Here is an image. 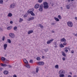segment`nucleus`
Segmentation results:
<instances>
[{
    "label": "nucleus",
    "mask_w": 77,
    "mask_h": 77,
    "mask_svg": "<svg viewBox=\"0 0 77 77\" xmlns=\"http://www.w3.org/2000/svg\"><path fill=\"white\" fill-rule=\"evenodd\" d=\"M60 77H64V74H60L59 75Z\"/></svg>",
    "instance_id": "393cba45"
},
{
    "label": "nucleus",
    "mask_w": 77,
    "mask_h": 77,
    "mask_svg": "<svg viewBox=\"0 0 77 77\" xmlns=\"http://www.w3.org/2000/svg\"><path fill=\"white\" fill-rule=\"evenodd\" d=\"M53 40V39H52V40H48L47 42V44H50V43H51V42H52Z\"/></svg>",
    "instance_id": "9d476101"
},
{
    "label": "nucleus",
    "mask_w": 77,
    "mask_h": 77,
    "mask_svg": "<svg viewBox=\"0 0 77 77\" xmlns=\"http://www.w3.org/2000/svg\"><path fill=\"white\" fill-rule=\"evenodd\" d=\"M2 69H3V68H0V70H2Z\"/></svg>",
    "instance_id": "bf43d9fd"
},
{
    "label": "nucleus",
    "mask_w": 77,
    "mask_h": 77,
    "mask_svg": "<svg viewBox=\"0 0 77 77\" xmlns=\"http://www.w3.org/2000/svg\"><path fill=\"white\" fill-rule=\"evenodd\" d=\"M15 4H11L10 7V8H15Z\"/></svg>",
    "instance_id": "6e6552de"
},
{
    "label": "nucleus",
    "mask_w": 77,
    "mask_h": 77,
    "mask_svg": "<svg viewBox=\"0 0 77 77\" xmlns=\"http://www.w3.org/2000/svg\"><path fill=\"white\" fill-rule=\"evenodd\" d=\"M5 36H3L2 38V41H5Z\"/></svg>",
    "instance_id": "72a5a7b5"
},
{
    "label": "nucleus",
    "mask_w": 77,
    "mask_h": 77,
    "mask_svg": "<svg viewBox=\"0 0 77 77\" xmlns=\"http://www.w3.org/2000/svg\"><path fill=\"white\" fill-rule=\"evenodd\" d=\"M7 65L6 64H4V65L3 66H7Z\"/></svg>",
    "instance_id": "a19ab883"
},
{
    "label": "nucleus",
    "mask_w": 77,
    "mask_h": 77,
    "mask_svg": "<svg viewBox=\"0 0 77 77\" xmlns=\"http://www.w3.org/2000/svg\"><path fill=\"white\" fill-rule=\"evenodd\" d=\"M4 50H6V48H7V47H8V44H5L4 45Z\"/></svg>",
    "instance_id": "f8f14e48"
},
{
    "label": "nucleus",
    "mask_w": 77,
    "mask_h": 77,
    "mask_svg": "<svg viewBox=\"0 0 77 77\" xmlns=\"http://www.w3.org/2000/svg\"><path fill=\"white\" fill-rule=\"evenodd\" d=\"M33 60H30L29 61V62H30V63H33Z\"/></svg>",
    "instance_id": "e433bc0d"
},
{
    "label": "nucleus",
    "mask_w": 77,
    "mask_h": 77,
    "mask_svg": "<svg viewBox=\"0 0 77 77\" xmlns=\"http://www.w3.org/2000/svg\"><path fill=\"white\" fill-rule=\"evenodd\" d=\"M39 26H40V27L41 29H43V26L41 24H39Z\"/></svg>",
    "instance_id": "cd10ccee"
},
{
    "label": "nucleus",
    "mask_w": 77,
    "mask_h": 77,
    "mask_svg": "<svg viewBox=\"0 0 77 77\" xmlns=\"http://www.w3.org/2000/svg\"><path fill=\"white\" fill-rule=\"evenodd\" d=\"M63 60H65V57H64L62 58Z\"/></svg>",
    "instance_id": "49530a36"
},
{
    "label": "nucleus",
    "mask_w": 77,
    "mask_h": 77,
    "mask_svg": "<svg viewBox=\"0 0 77 77\" xmlns=\"http://www.w3.org/2000/svg\"><path fill=\"white\" fill-rule=\"evenodd\" d=\"M44 51H45V52H47V51H48V49H46L44 50Z\"/></svg>",
    "instance_id": "473e14b6"
},
{
    "label": "nucleus",
    "mask_w": 77,
    "mask_h": 77,
    "mask_svg": "<svg viewBox=\"0 0 77 77\" xmlns=\"http://www.w3.org/2000/svg\"><path fill=\"white\" fill-rule=\"evenodd\" d=\"M65 51L66 52V53H67L68 51V50L67 49H66V50H65Z\"/></svg>",
    "instance_id": "79ce46f5"
},
{
    "label": "nucleus",
    "mask_w": 77,
    "mask_h": 77,
    "mask_svg": "<svg viewBox=\"0 0 77 77\" xmlns=\"http://www.w3.org/2000/svg\"><path fill=\"white\" fill-rule=\"evenodd\" d=\"M57 18L60 19V20L62 19V17H61V16L60 15H59L58 16Z\"/></svg>",
    "instance_id": "a878e982"
},
{
    "label": "nucleus",
    "mask_w": 77,
    "mask_h": 77,
    "mask_svg": "<svg viewBox=\"0 0 77 77\" xmlns=\"http://www.w3.org/2000/svg\"><path fill=\"white\" fill-rule=\"evenodd\" d=\"M12 26H10L7 27V30H10L12 29Z\"/></svg>",
    "instance_id": "9b49d317"
},
{
    "label": "nucleus",
    "mask_w": 77,
    "mask_h": 77,
    "mask_svg": "<svg viewBox=\"0 0 77 77\" xmlns=\"http://www.w3.org/2000/svg\"><path fill=\"white\" fill-rule=\"evenodd\" d=\"M75 18L76 20H77V17H75Z\"/></svg>",
    "instance_id": "052dcab7"
},
{
    "label": "nucleus",
    "mask_w": 77,
    "mask_h": 77,
    "mask_svg": "<svg viewBox=\"0 0 77 77\" xmlns=\"http://www.w3.org/2000/svg\"><path fill=\"white\" fill-rule=\"evenodd\" d=\"M60 47H61V48H62L63 47H64V46L63 45V44H60Z\"/></svg>",
    "instance_id": "bb28decb"
},
{
    "label": "nucleus",
    "mask_w": 77,
    "mask_h": 77,
    "mask_svg": "<svg viewBox=\"0 0 77 77\" xmlns=\"http://www.w3.org/2000/svg\"><path fill=\"white\" fill-rule=\"evenodd\" d=\"M43 8L44 9H48V5H44Z\"/></svg>",
    "instance_id": "dca6fc26"
},
{
    "label": "nucleus",
    "mask_w": 77,
    "mask_h": 77,
    "mask_svg": "<svg viewBox=\"0 0 77 77\" xmlns=\"http://www.w3.org/2000/svg\"><path fill=\"white\" fill-rule=\"evenodd\" d=\"M65 71L62 69L60 70L59 72V74H65Z\"/></svg>",
    "instance_id": "39448f33"
},
{
    "label": "nucleus",
    "mask_w": 77,
    "mask_h": 77,
    "mask_svg": "<svg viewBox=\"0 0 77 77\" xmlns=\"http://www.w3.org/2000/svg\"><path fill=\"white\" fill-rule=\"evenodd\" d=\"M39 6H40L39 4H37L35 5L34 8L35 9H38V8H39Z\"/></svg>",
    "instance_id": "423d86ee"
},
{
    "label": "nucleus",
    "mask_w": 77,
    "mask_h": 77,
    "mask_svg": "<svg viewBox=\"0 0 77 77\" xmlns=\"http://www.w3.org/2000/svg\"><path fill=\"white\" fill-rule=\"evenodd\" d=\"M52 33H54V31H53V30H52Z\"/></svg>",
    "instance_id": "e2e57ef3"
},
{
    "label": "nucleus",
    "mask_w": 77,
    "mask_h": 77,
    "mask_svg": "<svg viewBox=\"0 0 77 77\" xmlns=\"http://www.w3.org/2000/svg\"><path fill=\"white\" fill-rule=\"evenodd\" d=\"M27 13L31 14L32 16H35V14L33 13V12L32 11H30V9L27 11Z\"/></svg>",
    "instance_id": "f257e3e1"
},
{
    "label": "nucleus",
    "mask_w": 77,
    "mask_h": 77,
    "mask_svg": "<svg viewBox=\"0 0 77 77\" xmlns=\"http://www.w3.org/2000/svg\"><path fill=\"white\" fill-rule=\"evenodd\" d=\"M10 24H12L13 23V22L12 21H11L10 22Z\"/></svg>",
    "instance_id": "09e8293b"
},
{
    "label": "nucleus",
    "mask_w": 77,
    "mask_h": 77,
    "mask_svg": "<svg viewBox=\"0 0 77 77\" xmlns=\"http://www.w3.org/2000/svg\"><path fill=\"white\" fill-rule=\"evenodd\" d=\"M23 20L21 18H20V20L19 21V22H22Z\"/></svg>",
    "instance_id": "2f4dec72"
},
{
    "label": "nucleus",
    "mask_w": 77,
    "mask_h": 77,
    "mask_svg": "<svg viewBox=\"0 0 77 77\" xmlns=\"http://www.w3.org/2000/svg\"><path fill=\"white\" fill-rule=\"evenodd\" d=\"M26 66L27 68H30V65L29 64H27L26 65Z\"/></svg>",
    "instance_id": "6ab92c4d"
},
{
    "label": "nucleus",
    "mask_w": 77,
    "mask_h": 77,
    "mask_svg": "<svg viewBox=\"0 0 77 77\" xmlns=\"http://www.w3.org/2000/svg\"><path fill=\"white\" fill-rule=\"evenodd\" d=\"M67 2H71V0H67Z\"/></svg>",
    "instance_id": "5fc2aeb1"
},
{
    "label": "nucleus",
    "mask_w": 77,
    "mask_h": 77,
    "mask_svg": "<svg viewBox=\"0 0 77 77\" xmlns=\"http://www.w3.org/2000/svg\"><path fill=\"white\" fill-rule=\"evenodd\" d=\"M75 36H77V34L75 35Z\"/></svg>",
    "instance_id": "680f3d73"
},
{
    "label": "nucleus",
    "mask_w": 77,
    "mask_h": 77,
    "mask_svg": "<svg viewBox=\"0 0 77 77\" xmlns=\"http://www.w3.org/2000/svg\"><path fill=\"white\" fill-rule=\"evenodd\" d=\"M14 30H16V29H17V27L15 26L14 28Z\"/></svg>",
    "instance_id": "f704fd0d"
},
{
    "label": "nucleus",
    "mask_w": 77,
    "mask_h": 77,
    "mask_svg": "<svg viewBox=\"0 0 77 77\" xmlns=\"http://www.w3.org/2000/svg\"><path fill=\"white\" fill-rule=\"evenodd\" d=\"M33 32V30H31L30 31H29L28 32V35H30V33H32Z\"/></svg>",
    "instance_id": "ddd939ff"
},
{
    "label": "nucleus",
    "mask_w": 77,
    "mask_h": 77,
    "mask_svg": "<svg viewBox=\"0 0 77 77\" xmlns=\"http://www.w3.org/2000/svg\"><path fill=\"white\" fill-rule=\"evenodd\" d=\"M31 10H32V11H34V9H33V8H32L31 9Z\"/></svg>",
    "instance_id": "864d4df0"
},
{
    "label": "nucleus",
    "mask_w": 77,
    "mask_h": 77,
    "mask_svg": "<svg viewBox=\"0 0 77 77\" xmlns=\"http://www.w3.org/2000/svg\"><path fill=\"white\" fill-rule=\"evenodd\" d=\"M38 65H43L44 64V63L43 61L38 62Z\"/></svg>",
    "instance_id": "0eeeda50"
},
{
    "label": "nucleus",
    "mask_w": 77,
    "mask_h": 77,
    "mask_svg": "<svg viewBox=\"0 0 77 77\" xmlns=\"http://www.w3.org/2000/svg\"><path fill=\"white\" fill-rule=\"evenodd\" d=\"M14 77H17V75H13Z\"/></svg>",
    "instance_id": "de8ad7c7"
},
{
    "label": "nucleus",
    "mask_w": 77,
    "mask_h": 77,
    "mask_svg": "<svg viewBox=\"0 0 77 77\" xmlns=\"http://www.w3.org/2000/svg\"><path fill=\"white\" fill-rule=\"evenodd\" d=\"M66 7L67 9H69L70 8V7H69V5H67Z\"/></svg>",
    "instance_id": "c85d7f7f"
},
{
    "label": "nucleus",
    "mask_w": 77,
    "mask_h": 77,
    "mask_svg": "<svg viewBox=\"0 0 77 77\" xmlns=\"http://www.w3.org/2000/svg\"><path fill=\"white\" fill-rule=\"evenodd\" d=\"M54 47L55 48H57V46H54Z\"/></svg>",
    "instance_id": "69168bd1"
},
{
    "label": "nucleus",
    "mask_w": 77,
    "mask_h": 77,
    "mask_svg": "<svg viewBox=\"0 0 77 77\" xmlns=\"http://www.w3.org/2000/svg\"><path fill=\"white\" fill-rule=\"evenodd\" d=\"M66 44H67V43L65 42L64 43H63V45H66Z\"/></svg>",
    "instance_id": "ea45409f"
},
{
    "label": "nucleus",
    "mask_w": 77,
    "mask_h": 77,
    "mask_svg": "<svg viewBox=\"0 0 77 77\" xmlns=\"http://www.w3.org/2000/svg\"><path fill=\"white\" fill-rule=\"evenodd\" d=\"M43 5L44 6H46V5H48V3L47 2H45L43 3Z\"/></svg>",
    "instance_id": "4be33fe9"
},
{
    "label": "nucleus",
    "mask_w": 77,
    "mask_h": 77,
    "mask_svg": "<svg viewBox=\"0 0 77 77\" xmlns=\"http://www.w3.org/2000/svg\"><path fill=\"white\" fill-rule=\"evenodd\" d=\"M67 24L68 26L70 27H72L73 26V24H72V23L71 22H68L67 23Z\"/></svg>",
    "instance_id": "f03ea898"
},
{
    "label": "nucleus",
    "mask_w": 77,
    "mask_h": 77,
    "mask_svg": "<svg viewBox=\"0 0 77 77\" xmlns=\"http://www.w3.org/2000/svg\"><path fill=\"white\" fill-rule=\"evenodd\" d=\"M35 18V17H32L31 18H29V19H27V21H31V20H33Z\"/></svg>",
    "instance_id": "1a4fd4ad"
},
{
    "label": "nucleus",
    "mask_w": 77,
    "mask_h": 77,
    "mask_svg": "<svg viewBox=\"0 0 77 77\" xmlns=\"http://www.w3.org/2000/svg\"><path fill=\"white\" fill-rule=\"evenodd\" d=\"M54 44V45H56V44H57L56 43V42Z\"/></svg>",
    "instance_id": "338daca9"
},
{
    "label": "nucleus",
    "mask_w": 77,
    "mask_h": 77,
    "mask_svg": "<svg viewBox=\"0 0 77 77\" xmlns=\"http://www.w3.org/2000/svg\"><path fill=\"white\" fill-rule=\"evenodd\" d=\"M23 62L25 63H27V64H28L29 63H28V61H27V60H26V59H24L23 60Z\"/></svg>",
    "instance_id": "2eb2a0df"
},
{
    "label": "nucleus",
    "mask_w": 77,
    "mask_h": 77,
    "mask_svg": "<svg viewBox=\"0 0 77 77\" xmlns=\"http://www.w3.org/2000/svg\"><path fill=\"white\" fill-rule=\"evenodd\" d=\"M39 10L40 11V12H42L43 11V4H41L40 6Z\"/></svg>",
    "instance_id": "20e7f679"
},
{
    "label": "nucleus",
    "mask_w": 77,
    "mask_h": 77,
    "mask_svg": "<svg viewBox=\"0 0 77 77\" xmlns=\"http://www.w3.org/2000/svg\"><path fill=\"white\" fill-rule=\"evenodd\" d=\"M62 55L63 56H64V57H66V55L65 53L63 52H62Z\"/></svg>",
    "instance_id": "412c9836"
},
{
    "label": "nucleus",
    "mask_w": 77,
    "mask_h": 77,
    "mask_svg": "<svg viewBox=\"0 0 77 77\" xmlns=\"http://www.w3.org/2000/svg\"><path fill=\"white\" fill-rule=\"evenodd\" d=\"M1 59L2 60H3V61H5V60H6V58H5L4 57H2L1 58Z\"/></svg>",
    "instance_id": "5701e85b"
},
{
    "label": "nucleus",
    "mask_w": 77,
    "mask_h": 77,
    "mask_svg": "<svg viewBox=\"0 0 77 77\" xmlns=\"http://www.w3.org/2000/svg\"><path fill=\"white\" fill-rule=\"evenodd\" d=\"M61 42H66V39L64 38L61 39Z\"/></svg>",
    "instance_id": "f3484780"
},
{
    "label": "nucleus",
    "mask_w": 77,
    "mask_h": 77,
    "mask_svg": "<svg viewBox=\"0 0 77 77\" xmlns=\"http://www.w3.org/2000/svg\"><path fill=\"white\" fill-rule=\"evenodd\" d=\"M38 2L39 3H41V2H42V0H38Z\"/></svg>",
    "instance_id": "4c0bfd02"
},
{
    "label": "nucleus",
    "mask_w": 77,
    "mask_h": 77,
    "mask_svg": "<svg viewBox=\"0 0 77 77\" xmlns=\"http://www.w3.org/2000/svg\"><path fill=\"white\" fill-rule=\"evenodd\" d=\"M55 68L56 69H59V66L58 65H56L55 66Z\"/></svg>",
    "instance_id": "b1692460"
},
{
    "label": "nucleus",
    "mask_w": 77,
    "mask_h": 77,
    "mask_svg": "<svg viewBox=\"0 0 77 77\" xmlns=\"http://www.w3.org/2000/svg\"><path fill=\"white\" fill-rule=\"evenodd\" d=\"M8 66H9V68H11L12 67V66H11L8 65Z\"/></svg>",
    "instance_id": "603ef678"
},
{
    "label": "nucleus",
    "mask_w": 77,
    "mask_h": 77,
    "mask_svg": "<svg viewBox=\"0 0 77 77\" xmlns=\"http://www.w3.org/2000/svg\"><path fill=\"white\" fill-rule=\"evenodd\" d=\"M9 36L11 38H15V35L12 33H10Z\"/></svg>",
    "instance_id": "7ed1b4c3"
},
{
    "label": "nucleus",
    "mask_w": 77,
    "mask_h": 77,
    "mask_svg": "<svg viewBox=\"0 0 77 77\" xmlns=\"http://www.w3.org/2000/svg\"><path fill=\"white\" fill-rule=\"evenodd\" d=\"M12 16V14L11 13H9L8 14V17H11Z\"/></svg>",
    "instance_id": "a211bd4d"
},
{
    "label": "nucleus",
    "mask_w": 77,
    "mask_h": 77,
    "mask_svg": "<svg viewBox=\"0 0 77 77\" xmlns=\"http://www.w3.org/2000/svg\"><path fill=\"white\" fill-rule=\"evenodd\" d=\"M71 53H74V51L73 50H72L71 51Z\"/></svg>",
    "instance_id": "a18cd8bd"
},
{
    "label": "nucleus",
    "mask_w": 77,
    "mask_h": 77,
    "mask_svg": "<svg viewBox=\"0 0 77 77\" xmlns=\"http://www.w3.org/2000/svg\"><path fill=\"white\" fill-rule=\"evenodd\" d=\"M3 73L4 74H5V75H7V74H8L9 72L7 71H5L3 72Z\"/></svg>",
    "instance_id": "4468645a"
},
{
    "label": "nucleus",
    "mask_w": 77,
    "mask_h": 77,
    "mask_svg": "<svg viewBox=\"0 0 77 77\" xmlns=\"http://www.w3.org/2000/svg\"><path fill=\"white\" fill-rule=\"evenodd\" d=\"M54 19L56 20V21H59V19L55 17H54Z\"/></svg>",
    "instance_id": "aec40b11"
},
{
    "label": "nucleus",
    "mask_w": 77,
    "mask_h": 77,
    "mask_svg": "<svg viewBox=\"0 0 77 77\" xmlns=\"http://www.w3.org/2000/svg\"><path fill=\"white\" fill-rule=\"evenodd\" d=\"M68 77H71V75H68Z\"/></svg>",
    "instance_id": "13d9d810"
},
{
    "label": "nucleus",
    "mask_w": 77,
    "mask_h": 77,
    "mask_svg": "<svg viewBox=\"0 0 77 77\" xmlns=\"http://www.w3.org/2000/svg\"><path fill=\"white\" fill-rule=\"evenodd\" d=\"M7 41H8V43H11V41L10 39H8Z\"/></svg>",
    "instance_id": "c756f323"
},
{
    "label": "nucleus",
    "mask_w": 77,
    "mask_h": 77,
    "mask_svg": "<svg viewBox=\"0 0 77 77\" xmlns=\"http://www.w3.org/2000/svg\"><path fill=\"white\" fill-rule=\"evenodd\" d=\"M73 77H77V75H74Z\"/></svg>",
    "instance_id": "4d7b16f0"
},
{
    "label": "nucleus",
    "mask_w": 77,
    "mask_h": 77,
    "mask_svg": "<svg viewBox=\"0 0 77 77\" xmlns=\"http://www.w3.org/2000/svg\"><path fill=\"white\" fill-rule=\"evenodd\" d=\"M42 59H44V56H42Z\"/></svg>",
    "instance_id": "3c124183"
},
{
    "label": "nucleus",
    "mask_w": 77,
    "mask_h": 77,
    "mask_svg": "<svg viewBox=\"0 0 77 77\" xmlns=\"http://www.w3.org/2000/svg\"><path fill=\"white\" fill-rule=\"evenodd\" d=\"M3 2V0H0V3H1V4H2Z\"/></svg>",
    "instance_id": "c9c22d12"
},
{
    "label": "nucleus",
    "mask_w": 77,
    "mask_h": 77,
    "mask_svg": "<svg viewBox=\"0 0 77 77\" xmlns=\"http://www.w3.org/2000/svg\"><path fill=\"white\" fill-rule=\"evenodd\" d=\"M70 74H71V75H72V72H70Z\"/></svg>",
    "instance_id": "774afa93"
},
{
    "label": "nucleus",
    "mask_w": 77,
    "mask_h": 77,
    "mask_svg": "<svg viewBox=\"0 0 77 77\" xmlns=\"http://www.w3.org/2000/svg\"><path fill=\"white\" fill-rule=\"evenodd\" d=\"M68 49L70 51V49H71V48H68Z\"/></svg>",
    "instance_id": "0e129e2a"
},
{
    "label": "nucleus",
    "mask_w": 77,
    "mask_h": 77,
    "mask_svg": "<svg viewBox=\"0 0 77 77\" xmlns=\"http://www.w3.org/2000/svg\"><path fill=\"white\" fill-rule=\"evenodd\" d=\"M36 59L37 60H41V58L39 57H37L36 58Z\"/></svg>",
    "instance_id": "7c9ffc66"
},
{
    "label": "nucleus",
    "mask_w": 77,
    "mask_h": 77,
    "mask_svg": "<svg viewBox=\"0 0 77 77\" xmlns=\"http://www.w3.org/2000/svg\"><path fill=\"white\" fill-rule=\"evenodd\" d=\"M24 17H25V18L27 17V15H24Z\"/></svg>",
    "instance_id": "8fccbe9b"
},
{
    "label": "nucleus",
    "mask_w": 77,
    "mask_h": 77,
    "mask_svg": "<svg viewBox=\"0 0 77 77\" xmlns=\"http://www.w3.org/2000/svg\"><path fill=\"white\" fill-rule=\"evenodd\" d=\"M51 24V25H52L53 26L54 24H56V23H52Z\"/></svg>",
    "instance_id": "37998d69"
},
{
    "label": "nucleus",
    "mask_w": 77,
    "mask_h": 77,
    "mask_svg": "<svg viewBox=\"0 0 77 77\" xmlns=\"http://www.w3.org/2000/svg\"><path fill=\"white\" fill-rule=\"evenodd\" d=\"M68 48H67V47H66L65 48V49H68Z\"/></svg>",
    "instance_id": "6e6d98bb"
},
{
    "label": "nucleus",
    "mask_w": 77,
    "mask_h": 77,
    "mask_svg": "<svg viewBox=\"0 0 77 77\" xmlns=\"http://www.w3.org/2000/svg\"><path fill=\"white\" fill-rule=\"evenodd\" d=\"M4 64H3L2 63H1V66H3Z\"/></svg>",
    "instance_id": "c03bdc74"
},
{
    "label": "nucleus",
    "mask_w": 77,
    "mask_h": 77,
    "mask_svg": "<svg viewBox=\"0 0 77 77\" xmlns=\"http://www.w3.org/2000/svg\"><path fill=\"white\" fill-rule=\"evenodd\" d=\"M38 71H39V69H38V68H36V72H38Z\"/></svg>",
    "instance_id": "58836bf2"
}]
</instances>
